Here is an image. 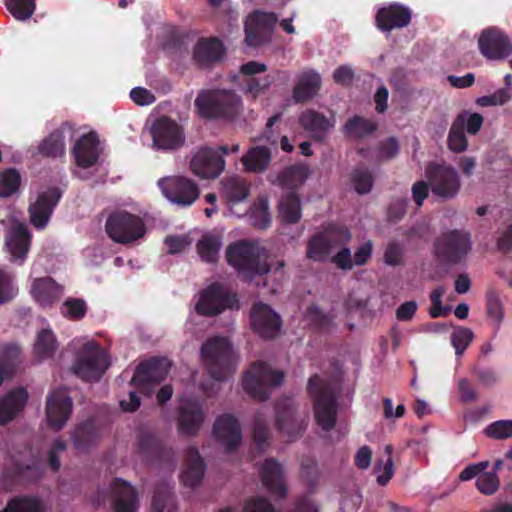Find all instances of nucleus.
<instances>
[{"label": "nucleus", "mask_w": 512, "mask_h": 512, "mask_svg": "<svg viewBox=\"0 0 512 512\" xmlns=\"http://www.w3.org/2000/svg\"><path fill=\"white\" fill-rule=\"evenodd\" d=\"M263 485L274 496L283 497L286 494V485L283 478L282 466L274 459H267L260 469Z\"/></svg>", "instance_id": "7c9ffc66"}, {"label": "nucleus", "mask_w": 512, "mask_h": 512, "mask_svg": "<svg viewBox=\"0 0 512 512\" xmlns=\"http://www.w3.org/2000/svg\"><path fill=\"white\" fill-rule=\"evenodd\" d=\"M200 358L208 374L217 381H225L237 367V356L228 338L214 336L200 348Z\"/></svg>", "instance_id": "7ed1b4c3"}, {"label": "nucleus", "mask_w": 512, "mask_h": 512, "mask_svg": "<svg viewBox=\"0 0 512 512\" xmlns=\"http://www.w3.org/2000/svg\"><path fill=\"white\" fill-rule=\"evenodd\" d=\"M271 154L265 147H254L250 149L241 159L245 169L249 172H262L270 163Z\"/></svg>", "instance_id": "ea45409f"}, {"label": "nucleus", "mask_w": 512, "mask_h": 512, "mask_svg": "<svg viewBox=\"0 0 512 512\" xmlns=\"http://www.w3.org/2000/svg\"><path fill=\"white\" fill-rule=\"evenodd\" d=\"M310 175V169L306 165H295L287 168L282 175V184L288 189H294L302 185Z\"/></svg>", "instance_id": "a18cd8bd"}, {"label": "nucleus", "mask_w": 512, "mask_h": 512, "mask_svg": "<svg viewBox=\"0 0 512 512\" xmlns=\"http://www.w3.org/2000/svg\"><path fill=\"white\" fill-rule=\"evenodd\" d=\"M350 238V233L344 227L325 230L309 241L307 257L314 261H324L336 252L332 262L341 269L350 270L354 267L353 255L345 247Z\"/></svg>", "instance_id": "f257e3e1"}, {"label": "nucleus", "mask_w": 512, "mask_h": 512, "mask_svg": "<svg viewBox=\"0 0 512 512\" xmlns=\"http://www.w3.org/2000/svg\"><path fill=\"white\" fill-rule=\"evenodd\" d=\"M410 20V10L398 4L380 9L376 15L377 26L383 31L405 27L410 23Z\"/></svg>", "instance_id": "c756f323"}, {"label": "nucleus", "mask_w": 512, "mask_h": 512, "mask_svg": "<svg viewBox=\"0 0 512 512\" xmlns=\"http://www.w3.org/2000/svg\"><path fill=\"white\" fill-rule=\"evenodd\" d=\"M237 303L236 297L219 284H213L202 291L195 309L201 315H215L226 308H233Z\"/></svg>", "instance_id": "f3484780"}, {"label": "nucleus", "mask_w": 512, "mask_h": 512, "mask_svg": "<svg viewBox=\"0 0 512 512\" xmlns=\"http://www.w3.org/2000/svg\"><path fill=\"white\" fill-rule=\"evenodd\" d=\"M485 434L497 440L512 437V420H498L489 424L485 429Z\"/></svg>", "instance_id": "bf43d9fd"}, {"label": "nucleus", "mask_w": 512, "mask_h": 512, "mask_svg": "<svg viewBox=\"0 0 512 512\" xmlns=\"http://www.w3.org/2000/svg\"><path fill=\"white\" fill-rule=\"evenodd\" d=\"M499 478L495 472H485L478 476L476 486L478 490L486 495L495 493L499 488Z\"/></svg>", "instance_id": "052dcab7"}, {"label": "nucleus", "mask_w": 512, "mask_h": 512, "mask_svg": "<svg viewBox=\"0 0 512 512\" xmlns=\"http://www.w3.org/2000/svg\"><path fill=\"white\" fill-rule=\"evenodd\" d=\"M110 494L114 512H137L138 495L130 483L115 479L110 485Z\"/></svg>", "instance_id": "bb28decb"}, {"label": "nucleus", "mask_w": 512, "mask_h": 512, "mask_svg": "<svg viewBox=\"0 0 512 512\" xmlns=\"http://www.w3.org/2000/svg\"><path fill=\"white\" fill-rule=\"evenodd\" d=\"M384 450L387 454V459L385 461L381 460L378 462V469L380 472L377 475V482L382 486L386 485L394 474V465L391 459L392 446L386 445Z\"/></svg>", "instance_id": "0e129e2a"}, {"label": "nucleus", "mask_w": 512, "mask_h": 512, "mask_svg": "<svg viewBox=\"0 0 512 512\" xmlns=\"http://www.w3.org/2000/svg\"><path fill=\"white\" fill-rule=\"evenodd\" d=\"M87 306L84 300L69 298L61 306L63 316L73 320H79L85 316Z\"/></svg>", "instance_id": "13d9d810"}, {"label": "nucleus", "mask_w": 512, "mask_h": 512, "mask_svg": "<svg viewBox=\"0 0 512 512\" xmlns=\"http://www.w3.org/2000/svg\"><path fill=\"white\" fill-rule=\"evenodd\" d=\"M448 146L454 152H463L468 146L463 129L455 123L452 125L448 135Z\"/></svg>", "instance_id": "69168bd1"}, {"label": "nucleus", "mask_w": 512, "mask_h": 512, "mask_svg": "<svg viewBox=\"0 0 512 512\" xmlns=\"http://www.w3.org/2000/svg\"><path fill=\"white\" fill-rule=\"evenodd\" d=\"M480 53L488 60H502L512 54V43L498 28L484 29L478 38Z\"/></svg>", "instance_id": "a211bd4d"}, {"label": "nucleus", "mask_w": 512, "mask_h": 512, "mask_svg": "<svg viewBox=\"0 0 512 512\" xmlns=\"http://www.w3.org/2000/svg\"><path fill=\"white\" fill-rule=\"evenodd\" d=\"M20 186V175L14 169H7L0 173V196L10 197L18 191Z\"/></svg>", "instance_id": "603ef678"}, {"label": "nucleus", "mask_w": 512, "mask_h": 512, "mask_svg": "<svg viewBox=\"0 0 512 512\" xmlns=\"http://www.w3.org/2000/svg\"><path fill=\"white\" fill-rule=\"evenodd\" d=\"M250 221L253 226L261 229L269 226L271 217L269 213L268 201L266 198H260L253 205L250 213Z\"/></svg>", "instance_id": "09e8293b"}, {"label": "nucleus", "mask_w": 512, "mask_h": 512, "mask_svg": "<svg viewBox=\"0 0 512 512\" xmlns=\"http://www.w3.org/2000/svg\"><path fill=\"white\" fill-rule=\"evenodd\" d=\"M62 293V286L50 277H37L31 281L30 294L42 308L51 307L59 300Z\"/></svg>", "instance_id": "cd10ccee"}, {"label": "nucleus", "mask_w": 512, "mask_h": 512, "mask_svg": "<svg viewBox=\"0 0 512 512\" xmlns=\"http://www.w3.org/2000/svg\"><path fill=\"white\" fill-rule=\"evenodd\" d=\"M195 106L202 117L231 119L242 111L243 101L231 89H206L199 92Z\"/></svg>", "instance_id": "20e7f679"}, {"label": "nucleus", "mask_w": 512, "mask_h": 512, "mask_svg": "<svg viewBox=\"0 0 512 512\" xmlns=\"http://www.w3.org/2000/svg\"><path fill=\"white\" fill-rule=\"evenodd\" d=\"M221 195L229 207L231 214H234L233 207L247 199L249 195V185L241 177H230L223 181Z\"/></svg>", "instance_id": "e433bc0d"}, {"label": "nucleus", "mask_w": 512, "mask_h": 512, "mask_svg": "<svg viewBox=\"0 0 512 512\" xmlns=\"http://www.w3.org/2000/svg\"><path fill=\"white\" fill-rule=\"evenodd\" d=\"M106 231L113 241L131 244L144 237L146 226L141 217L126 211H118L107 219Z\"/></svg>", "instance_id": "9d476101"}, {"label": "nucleus", "mask_w": 512, "mask_h": 512, "mask_svg": "<svg viewBox=\"0 0 512 512\" xmlns=\"http://www.w3.org/2000/svg\"><path fill=\"white\" fill-rule=\"evenodd\" d=\"M6 7L17 20L25 21L34 13L35 2L34 0H6Z\"/></svg>", "instance_id": "3c124183"}, {"label": "nucleus", "mask_w": 512, "mask_h": 512, "mask_svg": "<svg viewBox=\"0 0 512 512\" xmlns=\"http://www.w3.org/2000/svg\"><path fill=\"white\" fill-rule=\"evenodd\" d=\"M225 167V161L218 150L203 147L196 150L190 161L192 172L200 178H216Z\"/></svg>", "instance_id": "aec40b11"}, {"label": "nucleus", "mask_w": 512, "mask_h": 512, "mask_svg": "<svg viewBox=\"0 0 512 512\" xmlns=\"http://www.w3.org/2000/svg\"><path fill=\"white\" fill-rule=\"evenodd\" d=\"M253 329L262 338H274L281 328L280 316L267 304L256 303L251 310Z\"/></svg>", "instance_id": "4be33fe9"}, {"label": "nucleus", "mask_w": 512, "mask_h": 512, "mask_svg": "<svg viewBox=\"0 0 512 512\" xmlns=\"http://www.w3.org/2000/svg\"><path fill=\"white\" fill-rule=\"evenodd\" d=\"M152 143L151 148L156 151H175L185 143V133L182 126L169 117H159L147 126Z\"/></svg>", "instance_id": "9b49d317"}, {"label": "nucleus", "mask_w": 512, "mask_h": 512, "mask_svg": "<svg viewBox=\"0 0 512 512\" xmlns=\"http://www.w3.org/2000/svg\"><path fill=\"white\" fill-rule=\"evenodd\" d=\"M205 463L198 451L190 448L186 453L184 468L180 474V480L185 487L195 488L198 486L205 473Z\"/></svg>", "instance_id": "2f4dec72"}, {"label": "nucleus", "mask_w": 512, "mask_h": 512, "mask_svg": "<svg viewBox=\"0 0 512 512\" xmlns=\"http://www.w3.org/2000/svg\"><path fill=\"white\" fill-rule=\"evenodd\" d=\"M28 394L24 388H16L0 399V425L11 421L25 406Z\"/></svg>", "instance_id": "c9c22d12"}, {"label": "nucleus", "mask_w": 512, "mask_h": 512, "mask_svg": "<svg viewBox=\"0 0 512 512\" xmlns=\"http://www.w3.org/2000/svg\"><path fill=\"white\" fill-rule=\"evenodd\" d=\"M270 439V433L265 419L261 414H258L253 423V440L256 449L259 451L264 450Z\"/></svg>", "instance_id": "864d4df0"}, {"label": "nucleus", "mask_w": 512, "mask_h": 512, "mask_svg": "<svg viewBox=\"0 0 512 512\" xmlns=\"http://www.w3.org/2000/svg\"><path fill=\"white\" fill-rule=\"evenodd\" d=\"M431 191L433 194L444 198H454L460 190L458 172L445 165H431L426 171Z\"/></svg>", "instance_id": "2eb2a0df"}, {"label": "nucleus", "mask_w": 512, "mask_h": 512, "mask_svg": "<svg viewBox=\"0 0 512 512\" xmlns=\"http://www.w3.org/2000/svg\"><path fill=\"white\" fill-rule=\"evenodd\" d=\"M512 98L511 88H500L490 95L477 98L476 104L481 107L503 106Z\"/></svg>", "instance_id": "5fc2aeb1"}, {"label": "nucleus", "mask_w": 512, "mask_h": 512, "mask_svg": "<svg viewBox=\"0 0 512 512\" xmlns=\"http://www.w3.org/2000/svg\"><path fill=\"white\" fill-rule=\"evenodd\" d=\"M344 129L350 137L361 138L372 133L376 125L367 119L355 116L346 123Z\"/></svg>", "instance_id": "de8ad7c7"}, {"label": "nucleus", "mask_w": 512, "mask_h": 512, "mask_svg": "<svg viewBox=\"0 0 512 512\" xmlns=\"http://www.w3.org/2000/svg\"><path fill=\"white\" fill-rule=\"evenodd\" d=\"M20 355L16 344H5L0 349V372L9 375L15 368Z\"/></svg>", "instance_id": "49530a36"}, {"label": "nucleus", "mask_w": 512, "mask_h": 512, "mask_svg": "<svg viewBox=\"0 0 512 512\" xmlns=\"http://www.w3.org/2000/svg\"><path fill=\"white\" fill-rule=\"evenodd\" d=\"M73 402L68 389H52L46 397L45 423L54 431L64 428L72 414Z\"/></svg>", "instance_id": "ddd939ff"}, {"label": "nucleus", "mask_w": 512, "mask_h": 512, "mask_svg": "<svg viewBox=\"0 0 512 512\" xmlns=\"http://www.w3.org/2000/svg\"><path fill=\"white\" fill-rule=\"evenodd\" d=\"M276 422L279 431L292 440L305 428V420L296 416L294 402L290 398L281 400L276 407Z\"/></svg>", "instance_id": "393cba45"}, {"label": "nucleus", "mask_w": 512, "mask_h": 512, "mask_svg": "<svg viewBox=\"0 0 512 512\" xmlns=\"http://www.w3.org/2000/svg\"><path fill=\"white\" fill-rule=\"evenodd\" d=\"M471 250V234L463 229H455L435 239L432 253L441 261L458 264L468 257Z\"/></svg>", "instance_id": "0eeeda50"}, {"label": "nucleus", "mask_w": 512, "mask_h": 512, "mask_svg": "<svg viewBox=\"0 0 512 512\" xmlns=\"http://www.w3.org/2000/svg\"><path fill=\"white\" fill-rule=\"evenodd\" d=\"M455 124L470 134H476L483 124V117L478 113H463L458 116Z\"/></svg>", "instance_id": "e2e57ef3"}, {"label": "nucleus", "mask_w": 512, "mask_h": 512, "mask_svg": "<svg viewBox=\"0 0 512 512\" xmlns=\"http://www.w3.org/2000/svg\"><path fill=\"white\" fill-rule=\"evenodd\" d=\"M193 238L190 234L168 236L165 239L167 251L170 254L183 253L190 249Z\"/></svg>", "instance_id": "680f3d73"}, {"label": "nucleus", "mask_w": 512, "mask_h": 512, "mask_svg": "<svg viewBox=\"0 0 512 512\" xmlns=\"http://www.w3.org/2000/svg\"><path fill=\"white\" fill-rule=\"evenodd\" d=\"M321 76L315 70L302 71L298 76V82L293 89V98L296 102L310 100L321 88Z\"/></svg>", "instance_id": "72a5a7b5"}, {"label": "nucleus", "mask_w": 512, "mask_h": 512, "mask_svg": "<svg viewBox=\"0 0 512 512\" xmlns=\"http://www.w3.org/2000/svg\"><path fill=\"white\" fill-rule=\"evenodd\" d=\"M224 52V46L219 39L202 38L193 48V60L199 66H207L218 61Z\"/></svg>", "instance_id": "473e14b6"}, {"label": "nucleus", "mask_w": 512, "mask_h": 512, "mask_svg": "<svg viewBox=\"0 0 512 512\" xmlns=\"http://www.w3.org/2000/svg\"><path fill=\"white\" fill-rule=\"evenodd\" d=\"M226 258L228 263L247 279L271 272L277 273L284 267L282 260L259 264V248L247 241H239L230 245L226 251Z\"/></svg>", "instance_id": "39448f33"}, {"label": "nucleus", "mask_w": 512, "mask_h": 512, "mask_svg": "<svg viewBox=\"0 0 512 512\" xmlns=\"http://www.w3.org/2000/svg\"><path fill=\"white\" fill-rule=\"evenodd\" d=\"M1 512H46V505L38 497H18L12 499Z\"/></svg>", "instance_id": "79ce46f5"}, {"label": "nucleus", "mask_w": 512, "mask_h": 512, "mask_svg": "<svg viewBox=\"0 0 512 512\" xmlns=\"http://www.w3.org/2000/svg\"><path fill=\"white\" fill-rule=\"evenodd\" d=\"M69 346L75 353L72 371L85 381H97L110 365L105 348L93 338H74Z\"/></svg>", "instance_id": "f03ea898"}, {"label": "nucleus", "mask_w": 512, "mask_h": 512, "mask_svg": "<svg viewBox=\"0 0 512 512\" xmlns=\"http://www.w3.org/2000/svg\"><path fill=\"white\" fill-rule=\"evenodd\" d=\"M61 192L58 188H46L40 191L35 200L29 205V217L31 224L37 229H44L56 207Z\"/></svg>", "instance_id": "6ab92c4d"}, {"label": "nucleus", "mask_w": 512, "mask_h": 512, "mask_svg": "<svg viewBox=\"0 0 512 512\" xmlns=\"http://www.w3.org/2000/svg\"><path fill=\"white\" fill-rule=\"evenodd\" d=\"M308 390L314 399V415L323 430L333 428L336 421L335 385L319 376L310 378Z\"/></svg>", "instance_id": "423d86ee"}, {"label": "nucleus", "mask_w": 512, "mask_h": 512, "mask_svg": "<svg viewBox=\"0 0 512 512\" xmlns=\"http://www.w3.org/2000/svg\"><path fill=\"white\" fill-rule=\"evenodd\" d=\"M299 122L305 130L310 131L314 137L321 138L335 125L334 117L327 118L315 110H306L301 113Z\"/></svg>", "instance_id": "4c0bfd02"}, {"label": "nucleus", "mask_w": 512, "mask_h": 512, "mask_svg": "<svg viewBox=\"0 0 512 512\" xmlns=\"http://www.w3.org/2000/svg\"><path fill=\"white\" fill-rule=\"evenodd\" d=\"M74 138L71 148L75 162L74 174L81 179H88L102 153L100 140L95 132L83 133Z\"/></svg>", "instance_id": "6e6552de"}, {"label": "nucleus", "mask_w": 512, "mask_h": 512, "mask_svg": "<svg viewBox=\"0 0 512 512\" xmlns=\"http://www.w3.org/2000/svg\"><path fill=\"white\" fill-rule=\"evenodd\" d=\"M267 71V65L258 61H249L240 66L239 73L243 77V93L249 99L256 100L264 95L273 82L270 75L258 76Z\"/></svg>", "instance_id": "dca6fc26"}, {"label": "nucleus", "mask_w": 512, "mask_h": 512, "mask_svg": "<svg viewBox=\"0 0 512 512\" xmlns=\"http://www.w3.org/2000/svg\"><path fill=\"white\" fill-rule=\"evenodd\" d=\"M58 348L57 338L48 325L37 331L36 340L33 345V356L36 361L43 362L53 358Z\"/></svg>", "instance_id": "f704fd0d"}, {"label": "nucleus", "mask_w": 512, "mask_h": 512, "mask_svg": "<svg viewBox=\"0 0 512 512\" xmlns=\"http://www.w3.org/2000/svg\"><path fill=\"white\" fill-rule=\"evenodd\" d=\"M18 294L14 275L0 268V305L14 299Z\"/></svg>", "instance_id": "8fccbe9b"}, {"label": "nucleus", "mask_w": 512, "mask_h": 512, "mask_svg": "<svg viewBox=\"0 0 512 512\" xmlns=\"http://www.w3.org/2000/svg\"><path fill=\"white\" fill-rule=\"evenodd\" d=\"M215 439L226 449L236 448L242 441V432L238 420L230 414L219 416L213 427Z\"/></svg>", "instance_id": "a878e982"}, {"label": "nucleus", "mask_w": 512, "mask_h": 512, "mask_svg": "<svg viewBox=\"0 0 512 512\" xmlns=\"http://www.w3.org/2000/svg\"><path fill=\"white\" fill-rule=\"evenodd\" d=\"M76 129L65 123L54 130L38 146V152L44 156H62L65 153L66 141L75 137Z\"/></svg>", "instance_id": "c85d7f7f"}, {"label": "nucleus", "mask_w": 512, "mask_h": 512, "mask_svg": "<svg viewBox=\"0 0 512 512\" xmlns=\"http://www.w3.org/2000/svg\"><path fill=\"white\" fill-rule=\"evenodd\" d=\"M6 221L10 225L5 239V247L10 261L22 265L30 249L31 234L22 221L21 211L11 208Z\"/></svg>", "instance_id": "1a4fd4ad"}, {"label": "nucleus", "mask_w": 512, "mask_h": 512, "mask_svg": "<svg viewBox=\"0 0 512 512\" xmlns=\"http://www.w3.org/2000/svg\"><path fill=\"white\" fill-rule=\"evenodd\" d=\"M277 15L272 12L254 11L245 21V41L249 46L262 44L277 22Z\"/></svg>", "instance_id": "412c9836"}, {"label": "nucleus", "mask_w": 512, "mask_h": 512, "mask_svg": "<svg viewBox=\"0 0 512 512\" xmlns=\"http://www.w3.org/2000/svg\"><path fill=\"white\" fill-rule=\"evenodd\" d=\"M307 325L319 330L326 331L332 325V318L322 313L317 307H310L305 314Z\"/></svg>", "instance_id": "6e6d98bb"}, {"label": "nucleus", "mask_w": 512, "mask_h": 512, "mask_svg": "<svg viewBox=\"0 0 512 512\" xmlns=\"http://www.w3.org/2000/svg\"><path fill=\"white\" fill-rule=\"evenodd\" d=\"M474 338V333L466 327L456 328L451 335V344L457 356L463 354Z\"/></svg>", "instance_id": "4d7b16f0"}, {"label": "nucleus", "mask_w": 512, "mask_h": 512, "mask_svg": "<svg viewBox=\"0 0 512 512\" xmlns=\"http://www.w3.org/2000/svg\"><path fill=\"white\" fill-rule=\"evenodd\" d=\"M372 176L366 170H355L352 175V184L359 194L368 193L372 188Z\"/></svg>", "instance_id": "774afa93"}, {"label": "nucleus", "mask_w": 512, "mask_h": 512, "mask_svg": "<svg viewBox=\"0 0 512 512\" xmlns=\"http://www.w3.org/2000/svg\"><path fill=\"white\" fill-rule=\"evenodd\" d=\"M205 415L200 403L191 398H181L179 406L178 430L186 436L196 435Z\"/></svg>", "instance_id": "5701e85b"}, {"label": "nucleus", "mask_w": 512, "mask_h": 512, "mask_svg": "<svg viewBox=\"0 0 512 512\" xmlns=\"http://www.w3.org/2000/svg\"><path fill=\"white\" fill-rule=\"evenodd\" d=\"M279 217L282 222L291 224L301 218L300 200L294 193L285 195L279 203Z\"/></svg>", "instance_id": "a19ab883"}, {"label": "nucleus", "mask_w": 512, "mask_h": 512, "mask_svg": "<svg viewBox=\"0 0 512 512\" xmlns=\"http://www.w3.org/2000/svg\"><path fill=\"white\" fill-rule=\"evenodd\" d=\"M98 433L92 423L79 425L72 434L73 445L82 451L96 443Z\"/></svg>", "instance_id": "c03bdc74"}, {"label": "nucleus", "mask_w": 512, "mask_h": 512, "mask_svg": "<svg viewBox=\"0 0 512 512\" xmlns=\"http://www.w3.org/2000/svg\"><path fill=\"white\" fill-rule=\"evenodd\" d=\"M282 380V372L273 371L264 363H255L245 373L242 384L251 397L265 401L269 397V387L280 385Z\"/></svg>", "instance_id": "f8f14e48"}, {"label": "nucleus", "mask_w": 512, "mask_h": 512, "mask_svg": "<svg viewBox=\"0 0 512 512\" xmlns=\"http://www.w3.org/2000/svg\"><path fill=\"white\" fill-rule=\"evenodd\" d=\"M176 506L168 483L156 488L152 499V512H175Z\"/></svg>", "instance_id": "37998d69"}, {"label": "nucleus", "mask_w": 512, "mask_h": 512, "mask_svg": "<svg viewBox=\"0 0 512 512\" xmlns=\"http://www.w3.org/2000/svg\"><path fill=\"white\" fill-rule=\"evenodd\" d=\"M167 373V363L156 360L141 363L131 379V384L136 390L149 395L151 393L150 385L162 381Z\"/></svg>", "instance_id": "b1692460"}, {"label": "nucleus", "mask_w": 512, "mask_h": 512, "mask_svg": "<svg viewBox=\"0 0 512 512\" xmlns=\"http://www.w3.org/2000/svg\"><path fill=\"white\" fill-rule=\"evenodd\" d=\"M163 196L171 203L187 207L199 197L197 185L184 176H167L158 180Z\"/></svg>", "instance_id": "4468645a"}, {"label": "nucleus", "mask_w": 512, "mask_h": 512, "mask_svg": "<svg viewBox=\"0 0 512 512\" xmlns=\"http://www.w3.org/2000/svg\"><path fill=\"white\" fill-rule=\"evenodd\" d=\"M222 248V236L216 231L204 233L196 244L200 259L207 263H215Z\"/></svg>", "instance_id": "58836bf2"}, {"label": "nucleus", "mask_w": 512, "mask_h": 512, "mask_svg": "<svg viewBox=\"0 0 512 512\" xmlns=\"http://www.w3.org/2000/svg\"><path fill=\"white\" fill-rule=\"evenodd\" d=\"M444 293H445V289L442 286L434 289L431 293L430 299L432 302V306L430 308L429 313L433 318H437L440 316H446L450 312L449 307H444L442 305V297H443Z\"/></svg>", "instance_id": "338daca9"}]
</instances>
